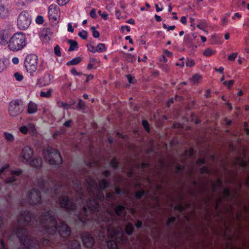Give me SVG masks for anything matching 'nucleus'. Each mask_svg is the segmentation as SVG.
Returning <instances> with one entry per match:
<instances>
[{
  "label": "nucleus",
  "instance_id": "nucleus-1",
  "mask_svg": "<svg viewBox=\"0 0 249 249\" xmlns=\"http://www.w3.org/2000/svg\"><path fill=\"white\" fill-rule=\"evenodd\" d=\"M27 45V38L25 33L18 31L15 33L9 39L8 49L17 52L23 49Z\"/></svg>",
  "mask_w": 249,
  "mask_h": 249
},
{
  "label": "nucleus",
  "instance_id": "nucleus-2",
  "mask_svg": "<svg viewBox=\"0 0 249 249\" xmlns=\"http://www.w3.org/2000/svg\"><path fill=\"white\" fill-rule=\"evenodd\" d=\"M31 21V17L29 13L26 11H22L17 17V28L20 30H26L30 26Z\"/></svg>",
  "mask_w": 249,
  "mask_h": 249
},
{
  "label": "nucleus",
  "instance_id": "nucleus-3",
  "mask_svg": "<svg viewBox=\"0 0 249 249\" xmlns=\"http://www.w3.org/2000/svg\"><path fill=\"white\" fill-rule=\"evenodd\" d=\"M61 17V12L60 8L55 4H52L48 9V18L51 23L57 24Z\"/></svg>",
  "mask_w": 249,
  "mask_h": 249
},
{
  "label": "nucleus",
  "instance_id": "nucleus-4",
  "mask_svg": "<svg viewBox=\"0 0 249 249\" xmlns=\"http://www.w3.org/2000/svg\"><path fill=\"white\" fill-rule=\"evenodd\" d=\"M44 157L47 159L48 156V161L50 164H57L62 162V158L57 151L50 148L48 150H44L43 151Z\"/></svg>",
  "mask_w": 249,
  "mask_h": 249
},
{
  "label": "nucleus",
  "instance_id": "nucleus-5",
  "mask_svg": "<svg viewBox=\"0 0 249 249\" xmlns=\"http://www.w3.org/2000/svg\"><path fill=\"white\" fill-rule=\"evenodd\" d=\"M37 57L34 54H31L26 57L25 66L28 71L32 73L36 71L37 66Z\"/></svg>",
  "mask_w": 249,
  "mask_h": 249
},
{
  "label": "nucleus",
  "instance_id": "nucleus-6",
  "mask_svg": "<svg viewBox=\"0 0 249 249\" xmlns=\"http://www.w3.org/2000/svg\"><path fill=\"white\" fill-rule=\"evenodd\" d=\"M23 111V107L18 101L15 100L11 102L9 107L10 115L16 116L21 113Z\"/></svg>",
  "mask_w": 249,
  "mask_h": 249
},
{
  "label": "nucleus",
  "instance_id": "nucleus-7",
  "mask_svg": "<svg viewBox=\"0 0 249 249\" xmlns=\"http://www.w3.org/2000/svg\"><path fill=\"white\" fill-rule=\"evenodd\" d=\"M9 165H6L5 167H3L1 169H0V175L1 176L2 173L4 172L5 174H8L10 172L11 175L12 176V178L9 179L8 180H6V183H11L15 181V179L14 178L13 176H19L21 174V171L18 170L16 171H9L7 168H8Z\"/></svg>",
  "mask_w": 249,
  "mask_h": 249
},
{
  "label": "nucleus",
  "instance_id": "nucleus-8",
  "mask_svg": "<svg viewBox=\"0 0 249 249\" xmlns=\"http://www.w3.org/2000/svg\"><path fill=\"white\" fill-rule=\"evenodd\" d=\"M9 34L8 32L5 29H1L0 30V44L2 46H5L9 43Z\"/></svg>",
  "mask_w": 249,
  "mask_h": 249
},
{
  "label": "nucleus",
  "instance_id": "nucleus-9",
  "mask_svg": "<svg viewBox=\"0 0 249 249\" xmlns=\"http://www.w3.org/2000/svg\"><path fill=\"white\" fill-rule=\"evenodd\" d=\"M22 157L24 160L28 161L33 154L32 149L29 147H25L22 150Z\"/></svg>",
  "mask_w": 249,
  "mask_h": 249
},
{
  "label": "nucleus",
  "instance_id": "nucleus-10",
  "mask_svg": "<svg viewBox=\"0 0 249 249\" xmlns=\"http://www.w3.org/2000/svg\"><path fill=\"white\" fill-rule=\"evenodd\" d=\"M101 61L97 60L95 58H90L89 59V63L87 66V69L90 70L92 69H96L100 66Z\"/></svg>",
  "mask_w": 249,
  "mask_h": 249
},
{
  "label": "nucleus",
  "instance_id": "nucleus-11",
  "mask_svg": "<svg viewBox=\"0 0 249 249\" xmlns=\"http://www.w3.org/2000/svg\"><path fill=\"white\" fill-rule=\"evenodd\" d=\"M10 15L8 9L4 5L0 6V18L2 19L7 18Z\"/></svg>",
  "mask_w": 249,
  "mask_h": 249
},
{
  "label": "nucleus",
  "instance_id": "nucleus-12",
  "mask_svg": "<svg viewBox=\"0 0 249 249\" xmlns=\"http://www.w3.org/2000/svg\"><path fill=\"white\" fill-rule=\"evenodd\" d=\"M82 240L84 245L88 248L91 247L94 244L93 238L89 235L87 236H83L82 237Z\"/></svg>",
  "mask_w": 249,
  "mask_h": 249
},
{
  "label": "nucleus",
  "instance_id": "nucleus-13",
  "mask_svg": "<svg viewBox=\"0 0 249 249\" xmlns=\"http://www.w3.org/2000/svg\"><path fill=\"white\" fill-rule=\"evenodd\" d=\"M37 110V105L30 101L28 105V108L27 111L29 114H33L36 113Z\"/></svg>",
  "mask_w": 249,
  "mask_h": 249
},
{
  "label": "nucleus",
  "instance_id": "nucleus-14",
  "mask_svg": "<svg viewBox=\"0 0 249 249\" xmlns=\"http://www.w3.org/2000/svg\"><path fill=\"white\" fill-rule=\"evenodd\" d=\"M68 43L70 44V48L69 49V52L75 51L78 49V43L77 41L73 40H68Z\"/></svg>",
  "mask_w": 249,
  "mask_h": 249
},
{
  "label": "nucleus",
  "instance_id": "nucleus-15",
  "mask_svg": "<svg viewBox=\"0 0 249 249\" xmlns=\"http://www.w3.org/2000/svg\"><path fill=\"white\" fill-rule=\"evenodd\" d=\"M81 60L82 59L80 57H75L72 60L67 62L66 65L68 66L76 65L78 64L81 61Z\"/></svg>",
  "mask_w": 249,
  "mask_h": 249
},
{
  "label": "nucleus",
  "instance_id": "nucleus-16",
  "mask_svg": "<svg viewBox=\"0 0 249 249\" xmlns=\"http://www.w3.org/2000/svg\"><path fill=\"white\" fill-rule=\"evenodd\" d=\"M42 163L41 159H36L31 161L30 164L32 166L38 168L42 166Z\"/></svg>",
  "mask_w": 249,
  "mask_h": 249
},
{
  "label": "nucleus",
  "instance_id": "nucleus-17",
  "mask_svg": "<svg viewBox=\"0 0 249 249\" xmlns=\"http://www.w3.org/2000/svg\"><path fill=\"white\" fill-rule=\"evenodd\" d=\"M216 51L212 48H209L205 50L203 53V55L206 57H210L215 53Z\"/></svg>",
  "mask_w": 249,
  "mask_h": 249
},
{
  "label": "nucleus",
  "instance_id": "nucleus-18",
  "mask_svg": "<svg viewBox=\"0 0 249 249\" xmlns=\"http://www.w3.org/2000/svg\"><path fill=\"white\" fill-rule=\"evenodd\" d=\"M196 26L198 29L204 31L206 33H208V31L205 30V29L208 27V24L206 21H201L197 24Z\"/></svg>",
  "mask_w": 249,
  "mask_h": 249
},
{
  "label": "nucleus",
  "instance_id": "nucleus-19",
  "mask_svg": "<svg viewBox=\"0 0 249 249\" xmlns=\"http://www.w3.org/2000/svg\"><path fill=\"white\" fill-rule=\"evenodd\" d=\"M97 52L98 53H102L104 52H106L107 50V48L105 44L100 43L97 44L96 46Z\"/></svg>",
  "mask_w": 249,
  "mask_h": 249
},
{
  "label": "nucleus",
  "instance_id": "nucleus-20",
  "mask_svg": "<svg viewBox=\"0 0 249 249\" xmlns=\"http://www.w3.org/2000/svg\"><path fill=\"white\" fill-rule=\"evenodd\" d=\"M52 89H49L46 92L41 91L40 93V96L41 97L49 98L52 95Z\"/></svg>",
  "mask_w": 249,
  "mask_h": 249
},
{
  "label": "nucleus",
  "instance_id": "nucleus-21",
  "mask_svg": "<svg viewBox=\"0 0 249 249\" xmlns=\"http://www.w3.org/2000/svg\"><path fill=\"white\" fill-rule=\"evenodd\" d=\"M64 229L65 230V231H62L60 230L59 231L61 235L63 237H65L66 236H69L70 234V228L69 227H68L67 226H65V227L64 228Z\"/></svg>",
  "mask_w": 249,
  "mask_h": 249
},
{
  "label": "nucleus",
  "instance_id": "nucleus-22",
  "mask_svg": "<svg viewBox=\"0 0 249 249\" xmlns=\"http://www.w3.org/2000/svg\"><path fill=\"white\" fill-rule=\"evenodd\" d=\"M201 78L200 75L196 74L193 76L191 80L194 83H197L201 80Z\"/></svg>",
  "mask_w": 249,
  "mask_h": 249
},
{
  "label": "nucleus",
  "instance_id": "nucleus-23",
  "mask_svg": "<svg viewBox=\"0 0 249 249\" xmlns=\"http://www.w3.org/2000/svg\"><path fill=\"white\" fill-rule=\"evenodd\" d=\"M70 1L71 0H56L57 4L60 6H66Z\"/></svg>",
  "mask_w": 249,
  "mask_h": 249
},
{
  "label": "nucleus",
  "instance_id": "nucleus-24",
  "mask_svg": "<svg viewBox=\"0 0 249 249\" xmlns=\"http://www.w3.org/2000/svg\"><path fill=\"white\" fill-rule=\"evenodd\" d=\"M91 30L92 32V36L95 38H99L100 36L99 32L96 30L94 26L91 27Z\"/></svg>",
  "mask_w": 249,
  "mask_h": 249
},
{
  "label": "nucleus",
  "instance_id": "nucleus-25",
  "mask_svg": "<svg viewBox=\"0 0 249 249\" xmlns=\"http://www.w3.org/2000/svg\"><path fill=\"white\" fill-rule=\"evenodd\" d=\"M125 231L127 233L129 234H131L133 231L132 225L131 224L127 225L125 228Z\"/></svg>",
  "mask_w": 249,
  "mask_h": 249
},
{
  "label": "nucleus",
  "instance_id": "nucleus-26",
  "mask_svg": "<svg viewBox=\"0 0 249 249\" xmlns=\"http://www.w3.org/2000/svg\"><path fill=\"white\" fill-rule=\"evenodd\" d=\"M14 77L16 80L18 81H21L23 79V76L22 74L18 72L15 73Z\"/></svg>",
  "mask_w": 249,
  "mask_h": 249
},
{
  "label": "nucleus",
  "instance_id": "nucleus-27",
  "mask_svg": "<svg viewBox=\"0 0 249 249\" xmlns=\"http://www.w3.org/2000/svg\"><path fill=\"white\" fill-rule=\"evenodd\" d=\"M124 208L121 206H118L116 207L115 211L117 215H120L123 211L124 210Z\"/></svg>",
  "mask_w": 249,
  "mask_h": 249
},
{
  "label": "nucleus",
  "instance_id": "nucleus-28",
  "mask_svg": "<svg viewBox=\"0 0 249 249\" xmlns=\"http://www.w3.org/2000/svg\"><path fill=\"white\" fill-rule=\"evenodd\" d=\"M54 51L55 55L57 56H60L61 55V48L59 45H57L54 47Z\"/></svg>",
  "mask_w": 249,
  "mask_h": 249
},
{
  "label": "nucleus",
  "instance_id": "nucleus-29",
  "mask_svg": "<svg viewBox=\"0 0 249 249\" xmlns=\"http://www.w3.org/2000/svg\"><path fill=\"white\" fill-rule=\"evenodd\" d=\"M233 83H234V81L233 80H229L228 81H224L223 83V84L226 86L227 87V88H228L229 89H230L231 88V87L232 86V85H233Z\"/></svg>",
  "mask_w": 249,
  "mask_h": 249
},
{
  "label": "nucleus",
  "instance_id": "nucleus-30",
  "mask_svg": "<svg viewBox=\"0 0 249 249\" xmlns=\"http://www.w3.org/2000/svg\"><path fill=\"white\" fill-rule=\"evenodd\" d=\"M78 36L84 39H86L88 37V33L87 31L83 30L78 33Z\"/></svg>",
  "mask_w": 249,
  "mask_h": 249
},
{
  "label": "nucleus",
  "instance_id": "nucleus-31",
  "mask_svg": "<svg viewBox=\"0 0 249 249\" xmlns=\"http://www.w3.org/2000/svg\"><path fill=\"white\" fill-rule=\"evenodd\" d=\"M88 49L89 51H90L91 53H97V49L96 47L91 45L89 44L87 45Z\"/></svg>",
  "mask_w": 249,
  "mask_h": 249
},
{
  "label": "nucleus",
  "instance_id": "nucleus-32",
  "mask_svg": "<svg viewBox=\"0 0 249 249\" xmlns=\"http://www.w3.org/2000/svg\"><path fill=\"white\" fill-rule=\"evenodd\" d=\"M6 68V65L2 59H0V72L3 71Z\"/></svg>",
  "mask_w": 249,
  "mask_h": 249
},
{
  "label": "nucleus",
  "instance_id": "nucleus-33",
  "mask_svg": "<svg viewBox=\"0 0 249 249\" xmlns=\"http://www.w3.org/2000/svg\"><path fill=\"white\" fill-rule=\"evenodd\" d=\"M44 21L43 17L41 16H37L36 18V22L37 24H42Z\"/></svg>",
  "mask_w": 249,
  "mask_h": 249
},
{
  "label": "nucleus",
  "instance_id": "nucleus-34",
  "mask_svg": "<svg viewBox=\"0 0 249 249\" xmlns=\"http://www.w3.org/2000/svg\"><path fill=\"white\" fill-rule=\"evenodd\" d=\"M195 65V61L193 59H188L186 63V65L188 67H192L194 66Z\"/></svg>",
  "mask_w": 249,
  "mask_h": 249
},
{
  "label": "nucleus",
  "instance_id": "nucleus-35",
  "mask_svg": "<svg viewBox=\"0 0 249 249\" xmlns=\"http://www.w3.org/2000/svg\"><path fill=\"white\" fill-rule=\"evenodd\" d=\"M71 72L73 75L75 76H80L83 74L82 72L77 71L75 68H72L71 70Z\"/></svg>",
  "mask_w": 249,
  "mask_h": 249
},
{
  "label": "nucleus",
  "instance_id": "nucleus-36",
  "mask_svg": "<svg viewBox=\"0 0 249 249\" xmlns=\"http://www.w3.org/2000/svg\"><path fill=\"white\" fill-rule=\"evenodd\" d=\"M237 55H238L237 53H232L228 56V59L229 60H230V61H234L235 59V58L237 57Z\"/></svg>",
  "mask_w": 249,
  "mask_h": 249
},
{
  "label": "nucleus",
  "instance_id": "nucleus-37",
  "mask_svg": "<svg viewBox=\"0 0 249 249\" xmlns=\"http://www.w3.org/2000/svg\"><path fill=\"white\" fill-rule=\"evenodd\" d=\"M126 59L128 61L133 62L136 60V57L131 54H126Z\"/></svg>",
  "mask_w": 249,
  "mask_h": 249
},
{
  "label": "nucleus",
  "instance_id": "nucleus-38",
  "mask_svg": "<svg viewBox=\"0 0 249 249\" xmlns=\"http://www.w3.org/2000/svg\"><path fill=\"white\" fill-rule=\"evenodd\" d=\"M107 246L108 247L110 246H113L111 247L112 249H117V244L115 242L108 241L107 242Z\"/></svg>",
  "mask_w": 249,
  "mask_h": 249
},
{
  "label": "nucleus",
  "instance_id": "nucleus-39",
  "mask_svg": "<svg viewBox=\"0 0 249 249\" xmlns=\"http://www.w3.org/2000/svg\"><path fill=\"white\" fill-rule=\"evenodd\" d=\"M142 125H143L144 129H145V130L147 132H149V130H150V128L149 127V124H148V122L146 121H142Z\"/></svg>",
  "mask_w": 249,
  "mask_h": 249
},
{
  "label": "nucleus",
  "instance_id": "nucleus-40",
  "mask_svg": "<svg viewBox=\"0 0 249 249\" xmlns=\"http://www.w3.org/2000/svg\"><path fill=\"white\" fill-rule=\"evenodd\" d=\"M163 28L166 29L167 31L174 30L176 28V26L175 25L167 26L165 24H163Z\"/></svg>",
  "mask_w": 249,
  "mask_h": 249
},
{
  "label": "nucleus",
  "instance_id": "nucleus-41",
  "mask_svg": "<svg viewBox=\"0 0 249 249\" xmlns=\"http://www.w3.org/2000/svg\"><path fill=\"white\" fill-rule=\"evenodd\" d=\"M6 140H7L9 141H12L14 139L13 136L12 135L9 133H5L4 134Z\"/></svg>",
  "mask_w": 249,
  "mask_h": 249
},
{
  "label": "nucleus",
  "instance_id": "nucleus-42",
  "mask_svg": "<svg viewBox=\"0 0 249 249\" xmlns=\"http://www.w3.org/2000/svg\"><path fill=\"white\" fill-rule=\"evenodd\" d=\"M28 128H27L26 126H21V127H20V128H19V130H20V131L22 133H23V134H27V132H28Z\"/></svg>",
  "mask_w": 249,
  "mask_h": 249
},
{
  "label": "nucleus",
  "instance_id": "nucleus-43",
  "mask_svg": "<svg viewBox=\"0 0 249 249\" xmlns=\"http://www.w3.org/2000/svg\"><path fill=\"white\" fill-rule=\"evenodd\" d=\"M183 60H184L183 57L180 58L179 62L177 63L176 64V65L177 66L180 67H183L184 65V62Z\"/></svg>",
  "mask_w": 249,
  "mask_h": 249
},
{
  "label": "nucleus",
  "instance_id": "nucleus-44",
  "mask_svg": "<svg viewBox=\"0 0 249 249\" xmlns=\"http://www.w3.org/2000/svg\"><path fill=\"white\" fill-rule=\"evenodd\" d=\"M84 75L87 76V78H86V80L85 81V82L86 83H88L89 82V81L90 80L93 79V77H94L93 75H92L91 74H88V75L84 74Z\"/></svg>",
  "mask_w": 249,
  "mask_h": 249
},
{
  "label": "nucleus",
  "instance_id": "nucleus-45",
  "mask_svg": "<svg viewBox=\"0 0 249 249\" xmlns=\"http://www.w3.org/2000/svg\"><path fill=\"white\" fill-rule=\"evenodd\" d=\"M68 31L71 33L74 32V28L72 26L71 23H69L68 24Z\"/></svg>",
  "mask_w": 249,
  "mask_h": 249
},
{
  "label": "nucleus",
  "instance_id": "nucleus-46",
  "mask_svg": "<svg viewBox=\"0 0 249 249\" xmlns=\"http://www.w3.org/2000/svg\"><path fill=\"white\" fill-rule=\"evenodd\" d=\"M155 8H156V11L157 12H159L160 11H161L163 10V7L160 5V6L159 5V4H155Z\"/></svg>",
  "mask_w": 249,
  "mask_h": 249
},
{
  "label": "nucleus",
  "instance_id": "nucleus-47",
  "mask_svg": "<svg viewBox=\"0 0 249 249\" xmlns=\"http://www.w3.org/2000/svg\"><path fill=\"white\" fill-rule=\"evenodd\" d=\"M90 16L92 18H95L96 17V13L95 9H92L89 13Z\"/></svg>",
  "mask_w": 249,
  "mask_h": 249
},
{
  "label": "nucleus",
  "instance_id": "nucleus-48",
  "mask_svg": "<svg viewBox=\"0 0 249 249\" xmlns=\"http://www.w3.org/2000/svg\"><path fill=\"white\" fill-rule=\"evenodd\" d=\"M144 194V192L143 191H139L136 193V197L138 198H140Z\"/></svg>",
  "mask_w": 249,
  "mask_h": 249
},
{
  "label": "nucleus",
  "instance_id": "nucleus-49",
  "mask_svg": "<svg viewBox=\"0 0 249 249\" xmlns=\"http://www.w3.org/2000/svg\"><path fill=\"white\" fill-rule=\"evenodd\" d=\"M122 30L123 32L127 31L129 32L130 31V28L128 26H124L122 27Z\"/></svg>",
  "mask_w": 249,
  "mask_h": 249
},
{
  "label": "nucleus",
  "instance_id": "nucleus-50",
  "mask_svg": "<svg viewBox=\"0 0 249 249\" xmlns=\"http://www.w3.org/2000/svg\"><path fill=\"white\" fill-rule=\"evenodd\" d=\"M180 21L182 24L186 25L187 22V18L184 16L182 17L180 19Z\"/></svg>",
  "mask_w": 249,
  "mask_h": 249
},
{
  "label": "nucleus",
  "instance_id": "nucleus-51",
  "mask_svg": "<svg viewBox=\"0 0 249 249\" xmlns=\"http://www.w3.org/2000/svg\"><path fill=\"white\" fill-rule=\"evenodd\" d=\"M12 61L14 64H18L19 63V59L18 57H13L12 59Z\"/></svg>",
  "mask_w": 249,
  "mask_h": 249
},
{
  "label": "nucleus",
  "instance_id": "nucleus-52",
  "mask_svg": "<svg viewBox=\"0 0 249 249\" xmlns=\"http://www.w3.org/2000/svg\"><path fill=\"white\" fill-rule=\"evenodd\" d=\"M126 22L127 23L131 24L132 25L135 24V20L132 18H131L128 19L127 20H126Z\"/></svg>",
  "mask_w": 249,
  "mask_h": 249
},
{
  "label": "nucleus",
  "instance_id": "nucleus-53",
  "mask_svg": "<svg viewBox=\"0 0 249 249\" xmlns=\"http://www.w3.org/2000/svg\"><path fill=\"white\" fill-rule=\"evenodd\" d=\"M58 106L59 107H66L68 105L66 103H63V102H58Z\"/></svg>",
  "mask_w": 249,
  "mask_h": 249
},
{
  "label": "nucleus",
  "instance_id": "nucleus-54",
  "mask_svg": "<svg viewBox=\"0 0 249 249\" xmlns=\"http://www.w3.org/2000/svg\"><path fill=\"white\" fill-rule=\"evenodd\" d=\"M127 78L129 83L130 84L132 83V80L133 79V77L130 74H128L127 75Z\"/></svg>",
  "mask_w": 249,
  "mask_h": 249
},
{
  "label": "nucleus",
  "instance_id": "nucleus-55",
  "mask_svg": "<svg viewBox=\"0 0 249 249\" xmlns=\"http://www.w3.org/2000/svg\"><path fill=\"white\" fill-rule=\"evenodd\" d=\"M155 18V19L157 21V22H160L161 21V18L160 17V16L158 15H155V16H154Z\"/></svg>",
  "mask_w": 249,
  "mask_h": 249
},
{
  "label": "nucleus",
  "instance_id": "nucleus-56",
  "mask_svg": "<svg viewBox=\"0 0 249 249\" xmlns=\"http://www.w3.org/2000/svg\"><path fill=\"white\" fill-rule=\"evenodd\" d=\"M235 18H241V15L240 14H239V13H236L234 14V16L232 17V18L234 19Z\"/></svg>",
  "mask_w": 249,
  "mask_h": 249
},
{
  "label": "nucleus",
  "instance_id": "nucleus-57",
  "mask_svg": "<svg viewBox=\"0 0 249 249\" xmlns=\"http://www.w3.org/2000/svg\"><path fill=\"white\" fill-rule=\"evenodd\" d=\"M125 40H128L129 41V42L131 44H133V41L132 39V38H131V37L130 36H126L125 37Z\"/></svg>",
  "mask_w": 249,
  "mask_h": 249
},
{
  "label": "nucleus",
  "instance_id": "nucleus-58",
  "mask_svg": "<svg viewBox=\"0 0 249 249\" xmlns=\"http://www.w3.org/2000/svg\"><path fill=\"white\" fill-rule=\"evenodd\" d=\"M215 70L216 71H219L221 73H223V71H224V68L222 67H220L218 69L215 68Z\"/></svg>",
  "mask_w": 249,
  "mask_h": 249
},
{
  "label": "nucleus",
  "instance_id": "nucleus-59",
  "mask_svg": "<svg viewBox=\"0 0 249 249\" xmlns=\"http://www.w3.org/2000/svg\"><path fill=\"white\" fill-rule=\"evenodd\" d=\"M29 127L31 128L33 131L36 130L35 125L33 124H30L29 125Z\"/></svg>",
  "mask_w": 249,
  "mask_h": 249
},
{
  "label": "nucleus",
  "instance_id": "nucleus-60",
  "mask_svg": "<svg viewBox=\"0 0 249 249\" xmlns=\"http://www.w3.org/2000/svg\"><path fill=\"white\" fill-rule=\"evenodd\" d=\"M142 225V222H141V221H138V222H137V223H136V227H137V228H140V227H141Z\"/></svg>",
  "mask_w": 249,
  "mask_h": 249
},
{
  "label": "nucleus",
  "instance_id": "nucleus-61",
  "mask_svg": "<svg viewBox=\"0 0 249 249\" xmlns=\"http://www.w3.org/2000/svg\"><path fill=\"white\" fill-rule=\"evenodd\" d=\"M228 19L226 18H223L222 20V22L223 25H226L227 23Z\"/></svg>",
  "mask_w": 249,
  "mask_h": 249
},
{
  "label": "nucleus",
  "instance_id": "nucleus-62",
  "mask_svg": "<svg viewBox=\"0 0 249 249\" xmlns=\"http://www.w3.org/2000/svg\"><path fill=\"white\" fill-rule=\"evenodd\" d=\"M200 38H201V41L203 42H205L207 40L206 37L204 36H200Z\"/></svg>",
  "mask_w": 249,
  "mask_h": 249
},
{
  "label": "nucleus",
  "instance_id": "nucleus-63",
  "mask_svg": "<svg viewBox=\"0 0 249 249\" xmlns=\"http://www.w3.org/2000/svg\"><path fill=\"white\" fill-rule=\"evenodd\" d=\"M175 218L174 217H171L169 219L168 223L169 224L170 223H171L172 222H174L175 221Z\"/></svg>",
  "mask_w": 249,
  "mask_h": 249
},
{
  "label": "nucleus",
  "instance_id": "nucleus-64",
  "mask_svg": "<svg viewBox=\"0 0 249 249\" xmlns=\"http://www.w3.org/2000/svg\"><path fill=\"white\" fill-rule=\"evenodd\" d=\"M101 16L104 19H106L107 17V14L103 13L101 15Z\"/></svg>",
  "mask_w": 249,
  "mask_h": 249
}]
</instances>
